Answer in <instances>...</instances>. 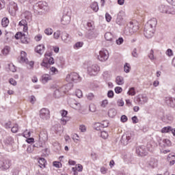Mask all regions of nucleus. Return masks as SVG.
Listing matches in <instances>:
<instances>
[{
	"mask_svg": "<svg viewBox=\"0 0 175 175\" xmlns=\"http://www.w3.org/2000/svg\"><path fill=\"white\" fill-rule=\"evenodd\" d=\"M23 33L22 32L16 33L14 36L15 39L16 40L21 39V36H23Z\"/></svg>",
	"mask_w": 175,
	"mask_h": 175,
	"instance_id": "nucleus-62",
	"label": "nucleus"
},
{
	"mask_svg": "<svg viewBox=\"0 0 175 175\" xmlns=\"http://www.w3.org/2000/svg\"><path fill=\"white\" fill-rule=\"evenodd\" d=\"M91 8L92 9V10H94V12H98V10H99V5H98V2H94L91 5Z\"/></svg>",
	"mask_w": 175,
	"mask_h": 175,
	"instance_id": "nucleus-38",
	"label": "nucleus"
},
{
	"mask_svg": "<svg viewBox=\"0 0 175 175\" xmlns=\"http://www.w3.org/2000/svg\"><path fill=\"white\" fill-rule=\"evenodd\" d=\"M116 83L118 85H122V84H124V77H117L116 79Z\"/></svg>",
	"mask_w": 175,
	"mask_h": 175,
	"instance_id": "nucleus-35",
	"label": "nucleus"
},
{
	"mask_svg": "<svg viewBox=\"0 0 175 175\" xmlns=\"http://www.w3.org/2000/svg\"><path fill=\"white\" fill-rule=\"evenodd\" d=\"M10 167V161L9 159L0 160V169L8 170Z\"/></svg>",
	"mask_w": 175,
	"mask_h": 175,
	"instance_id": "nucleus-13",
	"label": "nucleus"
},
{
	"mask_svg": "<svg viewBox=\"0 0 175 175\" xmlns=\"http://www.w3.org/2000/svg\"><path fill=\"white\" fill-rule=\"evenodd\" d=\"M62 35V33L61 32L60 30H57L54 33H53V38L54 39L58 40L59 39V36Z\"/></svg>",
	"mask_w": 175,
	"mask_h": 175,
	"instance_id": "nucleus-42",
	"label": "nucleus"
},
{
	"mask_svg": "<svg viewBox=\"0 0 175 175\" xmlns=\"http://www.w3.org/2000/svg\"><path fill=\"white\" fill-rule=\"evenodd\" d=\"M116 44H118L120 46L124 43V38L120 37L118 40H116Z\"/></svg>",
	"mask_w": 175,
	"mask_h": 175,
	"instance_id": "nucleus-58",
	"label": "nucleus"
},
{
	"mask_svg": "<svg viewBox=\"0 0 175 175\" xmlns=\"http://www.w3.org/2000/svg\"><path fill=\"white\" fill-rule=\"evenodd\" d=\"M40 167H46V159L44 158H40L38 159Z\"/></svg>",
	"mask_w": 175,
	"mask_h": 175,
	"instance_id": "nucleus-33",
	"label": "nucleus"
},
{
	"mask_svg": "<svg viewBox=\"0 0 175 175\" xmlns=\"http://www.w3.org/2000/svg\"><path fill=\"white\" fill-rule=\"evenodd\" d=\"M41 66L42 68H45L44 70H49V75L51 76H54V75H58V69L55 67L51 66L49 63L46 62V59H43L42 62L41 63Z\"/></svg>",
	"mask_w": 175,
	"mask_h": 175,
	"instance_id": "nucleus-5",
	"label": "nucleus"
},
{
	"mask_svg": "<svg viewBox=\"0 0 175 175\" xmlns=\"http://www.w3.org/2000/svg\"><path fill=\"white\" fill-rule=\"evenodd\" d=\"M62 40L64 43H70V37H69V34L66 33V31H64L62 33Z\"/></svg>",
	"mask_w": 175,
	"mask_h": 175,
	"instance_id": "nucleus-18",
	"label": "nucleus"
},
{
	"mask_svg": "<svg viewBox=\"0 0 175 175\" xmlns=\"http://www.w3.org/2000/svg\"><path fill=\"white\" fill-rule=\"evenodd\" d=\"M36 53H38V54H40V55H42L43 53H44V45L40 44L36 46L35 49Z\"/></svg>",
	"mask_w": 175,
	"mask_h": 175,
	"instance_id": "nucleus-27",
	"label": "nucleus"
},
{
	"mask_svg": "<svg viewBox=\"0 0 175 175\" xmlns=\"http://www.w3.org/2000/svg\"><path fill=\"white\" fill-rule=\"evenodd\" d=\"M98 59L100 61V62H106V61L109 59V51L105 49H101L99 51Z\"/></svg>",
	"mask_w": 175,
	"mask_h": 175,
	"instance_id": "nucleus-6",
	"label": "nucleus"
},
{
	"mask_svg": "<svg viewBox=\"0 0 175 175\" xmlns=\"http://www.w3.org/2000/svg\"><path fill=\"white\" fill-rule=\"evenodd\" d=\"M124 69L126 73H129V70H131V65L128 63H126L124 64Z\"/></svg>",
	"mask_w": 175,
	"mask_h": 175,
	"instance_id": "nucleus-46",
	"label": "nucleus"
},
{
	"mask_svg": "<svg viewBox=\"0 0 175 175\" xmlns=\"http://www.w3.org/2000/svg\"><path fill=\"white\" fill-rule=\"evenodd\" d=\"M84 44V42H76L75 44L74 45V49H81V47L82 46H83Z\"/></svg>",
	"mask_w": 175,
	"mask_h": 175,
	"instance_id": "nucleus-44",
	"label": "nucleus"
},
{
	"mask_svg": "<svg viewBox=\"0 0 175 175\" xmlns=\"http://www.w3.org/2000/svg\"><path fill=\"white\" fill-rule=\"evenodd\" d=\"M18 25L20 27H23V32H27L28 31V21L25 19H22L19 23Z\"/></svg>",
	"mask_w": 175,
	"mask_h": 175,
	"instance_id": "nucleus-19",
	"label": "nucleus"
},
{
	"mask_svg": "<svg viewBox=\"0 0 175 175\" xmlns=\"http://www.w3.org/2000/svg\"><path fill=\"white\" fill-rule=\"evenodd\" d=\"M160 145L163 147H170L172 146V142L169 139H164L162 141V143H160Z\"/></svg>",
	"mask_w": 175,
	"mask_h": 175,
	"instance_id": "nucleus-30",
	"label": "nucleus"
},
{
	"mask_svg": "<svg viewBox=\"0 0 175 175\" xmlns=\"http://www.w3.org/2000/svg\"><path fill=\"white\" fill-rule=\"evenodd\" d=\"M53 166H55V167L59 168V167H62V164L59 161H54Z\"/></svg>",
	"mask_w": 175,
	"mask_h": 175,
	"instance_id": "nucleus-56",
	"label": "nucleus"
},
{
	"mask_svg": "<svg viewBox=\"0 0 175 175\" xmlns=\"http://www.w3.org/2000/svg\"><path fill=\"white\" fill-rule=\"evenodd\" d=\"M72 88H73V84L69 82L68 84L62 87V91L64 92V94H66V92L72 90Z\"/></svg>",
	"mask_w": 175,
	"mask_h": 175,
	"instance_id": "nucleus-20",
	"label": "nucleus"
},
{
	"mask_svg": "<svg viewBox=\"0 0 175 175\" xmlns=\"http://www.w3.org/2000/svg\"><path fill=\"white\" fill-rule=\"evenodd\" d=\"M105 18H106L107 23H110L111 21V15H110V14L107 12L105 14Z\"/></svg>",
	"mask_w": 175,
	"mask_h": 175,
	"instance_id": "nucleus-60",
	"label": "nucleus"
},
{
	"mask_svg": "<svg viewBox=\"0 0 175 175\" xmlns=\"http://www.w3.org/2000/svg\"><path fill=\"white\" fill-rule=\"evenodd\" d=\"M100 136L103 139H107L109 137V133L107 131H101Z\"/></svg>",
	"mask_w": 175,
	"mask_h": 175,
	"instance_id": "nucleus-50",
	"label": "nucleus"
},
{
	"mask_svg": "<svg viewBox=\"0 0 175 175\" xmlns=\"http://www.w3.org/2000/svg\"><path fill=\"white\" fill-rule=\"evenodd\" d=\"M51 80V75L49 74H44L42 76V81L44 84H46L47 81H50Z\"/></svg>",
	"mask_w": 175,
	"mask_h": 175,
	"instance_id": "nucleus-29",
	"label": "nucleus"
},
{
	"mask_svg": "<svg viewBox=\"0 0 175 175\" xmlns=\"http://www.w3.org/2000/svg\"><path fill=\"white\" fill-rule=\"evenodd\" d=\"M66 81L68 83H80L81 81V77L77 72H70L66 77Z\"/></svg>",
	"mask_w": 175,
	"mask_h": 175,
	"instance_id": "nucleus-4",
	"label": "nucleus"
},
{
	"mask_svg": "<svg viewBox=\"0 0 175 175\" xmlns=\"http://www.w3.org/2000/svg\"><path fill=\"white\" fill-rule=\"evenodd\" d=\"M139 29V26L137 25H133V23H130L129 27H126L124 29V33L126 35H133Z\"/></svg>",
	"mask_w": 175,
	"mask_h": 175,
	"instance_id": "nucleus-7",
	"label": "nucleus"
},
{
	"mask_svg": "<svg viewBox=\"0 0 175 175\" xmlns=\"http://www.w3.org/2000/svg\"><path fill=\"white\" fill-rule=\"evenodd\" d=\"M35 147H36V146H35V145L29 146L27 148V152H29V153L33 152V150H34Z\"/></svg>",
	"mask_w": 175,
	"mask_h": 175,
	"instance_id": "nucleus-51",
	"label": "nucleus"
},
{
	"mask_svg": "<svg viewBox=\"0 0 175 175\" xmlns=\"http://www.w3.org/2000/svg\"><path fill=\"white\" fill-rule=\"evenodd\" d=\"M39 8H40L41 9H42L43 10H46V8H47V3L44 2V3H39L38 4Z\"/></svg>",
	"mask_w": 175,
	"mask_h": 175,
	"instance_id": "nucleus-47",
	"label": "nucleus"
},
{
	"mask_svg": "<svg viewBox=\"0 0 175 175\" xmlns=\"http://www.w3.org/2000/svg\"><path fill=\"white\" fill-rule=\"evenodd\" d=\"M11 131L13 133H17V132H18V125L15 124L13 127H12Z\"/></svg>",
	"mask_w": 175,
	"mask_h": 175,
	"instance_id": "nucleus-54",
	"label": "nucleus"
},
{
	"mask_svg": "<svg viewBox=\"0 0 175 175\" xmlns=\"http://www.w3.org/2000/svg\"><path fill=\"white\" fill-rule=\"evenodd\" d=\"M49 137L47 135V131L42 130L40 131V135H39V142L40 143H46L47 142Z\"/></svg>",
	"mask_w": 175,
	"mask_h": 175,
	"instance_id": "nucleus-14",
	"label": "nucleus"
},
{
	"mask_svg": "<svg viewBox=\"0 0 175 175\" xmlns=\"http://www.w3.org/2000/svg\"><path fill=\"white\" fill-rule=\"evenodd\" d=\"M105 38L106 40L110 41L113 40V34L111 32H107L105 34Z\"/></svg>",
	"mask_w": 175,
	"mask_h": 175,
	"instance_id": "nucleus-41",
	"label": "nucleus"
},
{
	"mask_svg": "<svg viewBox=\"0 0 175 175\" xmlns=\"http://www.w3.org/2000/svg\"><path fill=\"white\" fill-rule=\"evenodd\" d=\"M125 18V12L121 10L118 13L117 18L116 20V24L118 25H124L125 21L124 18Z\"/></svg>",
	"mask_w": 175,
	"mask_h": 175,
	"instance_id": "nucleus-8",
	"label": "nucleus"
},
{
	"mask_svg": "<svg viewBox=\"0 0 175 175\" xmlns=\"http://www.w3.org/2000/svg\"><path fill=\"white\" fill-rule=\"evenodd\" d=\"M136 152L140 157H146L148 154V149L145 146H137Z\"/></svg>",
	"mask_w": 175,
	"mask_h": 175,
	"instance_id": "nucleus-9",
	"label": "nucleus"
},
{
	"mask_svg": "<svg viewBox=\"0 0 175 175\" xmlns=\"http://www.w3.org/2000/svg\"><path fill=\"white\" fill-rule=\"evenodd\" d=\"M108 116L111 118H114V117H116V116H117V111L116 110V109H110L108 111Z\"/></svg>",
	"mask_w": 175,
	"mask_h": 175,
	"instance_id": "nucleus-32",
	"label": "nucleus"
},
{
	"mask_svg": "<svg viewBox=\"0 0 175 175\" xmlns=\"http://www.w3.org/2000/svg\"><path fill=\"white\" fill-rule=\"evenodd\" d=\"M135 100L138 105H144L148 102V97L145 94H139L135 97Z\"/></svg>",
	"mask_w": 175,
	"mask_h": 175,
	"instance_id": "nucleus-11",
	"label": "nucleus"
},
{
	"mask_svg": "<svg viewBox=\"0 0 175 175\" xmlns=\"http://www.w3.org/2000/svg\"><path fill=\"white\" fill-rule=\"evenodd\" d=\"M109 106V100L108 99H105L103 101H101L100 103V107L103 109H106Z\"/></svg>",
	"mask_w": 175,
	"mask_h": 175,
	"instance_id": "nucleus-37",
	"label": "nucleus"
},
{
	"mask_svg": "<svg viewBox=\"0 0 175 175\" xmlns=\"http://www.w3.org/2000/svg\"><path fill=\"white\" fill-rule=\"evenodd\" d=\"M61 22L63 25H68L70 23V16L69 15H64Z\"/></svg>",
	"mask_w": 175,
	"mask_h": 175,
	"instance_id": "nucleus-22",
	"label": "nucleus"
},
{
	"mask_svg": "<svg viewBox=\"0 0 175 175\" xmlns=\"http://www.w3.org/2000/svg\"><path fill=\"white\" fill-rule=\"evenodd\" d=\"M107 96L111 99L114 98V92H113V90H109L107 92Z\"/></svg>",
	"mask_w": 175,
	"mask_h": 175,
	"instance_id": "nucleus-57",
	"label": "nucleus"
},
{
	"mask_svg": "<svg viewBox=\"0 0 175 175\" xmlns=\"http://www.w3.org/2000/svg\"><path fill=\"white\" fill-rule=\"evenodd\" d=\"M79 131L80 132H82L83 133L87 132V126L84 124L79 125Z\"/></svg>",
	"mask_w": 175,
	"mask_h": 175,
	"instance_id": "nucleus-48",
	"label": "nucleus"
},
{
	"mask_svg": "<svg viewBox=\"0 0 175 175\" xmlns=\"http://www.w3.org/2000/svg\"><path fill=\"white\" fill-rule=\"evenodd\" d=\"M23 16L25 17V20L27 21L28 23H31L32 21V14L29 11H25L23 14Z\"/></svg>",
	"mask_w": 175,
	"mask_h": 175,
	"instance_id": "nucleus-26",
	"label": "nucleus"
},
{
	"mask_svg": "<svg viewBox=\"0 0 175 175\" xmlns=\"http://www.w3.org/2000/svg\"><path fill=\"white\" fill-rule=\"evenodd\" d=\"M40 117L42 120H49L50 118V111L46 108H42L40 111Z\"/></svg>",
	"mask_w": 175,
	"mask_h": 175,
	"instance_id": "nucleus-12",
	"label": "nucleus"
},
{
	"mask_svg": "<svg viewBox=\"0 0 175 175\" xmlns=\"http://www.w3.org/2000/svg\"><path fill=\"white\" fill-rule=\"evenodd\" d=\"M21 42L25 44H28V38H27V36L25 35V33L22 34V36L21 37Z\"/></svg>",
	"mask_w": 175,
	"mask_h": 175,
	"instance_id": "nucleus-40",
	"label": "nucleus"
},
{
	"mask_svg": "<svg viewBox=\"0 0 175 175\" xmlns=\"http://www.w3.org/2000/svg\"><path fill=\"white\" fill-rule=\"evenodd\" d=\"M165 103L170 106L171 107H174L175 106V98L172 97H166L165 98Z\"/></svg>",
	"mask_w": 175,
	"mask_h": 175,
	"instance_id": "nucleus-17",
	"label": "nucleus"
},
{
	"mask_svg": "<svg viewBox=\"0 0 175 175\" xmlns=\"http://www.w3.org/2000/svg\"><path fill=\"white\" fill-rule=\"evenodd\" d=\"M86 38H88V39H94V38H96L95 30H88L86 34Z\"/></svg>",
	"mask_w": 175,
	"mask_h": 175,
	"instance_id": "nucleus-28",
	"label": "nucleus"
},
{
	"mask_svg": "<svg viewBox=\"0 0 175 175\" xmlns=\"http://www.w3.org/2000/svg\"><path fill=\"white\" fill-rule=\"evenodd\" d=\"M107 122H106L105 124L97 122L94 124V128L96 129V131H101L102 128H107Z\"/></svg>",
	"mask_w": 175,
	"mask_h": 175,
	"instance_id": "nucleus-23",
	"label": "nucleus"
},
{
	"mask_svg": "<svg viewBox=\"0 0 175 175\" xmlns=\"http://www.w3.org/2000/svg\"><path fill=\"white\" fill-rule=\"evenodd\" d=\"M9 69L11 72H16V70H17L16 66L13 64H9Z\"/></svg>",
	"mask_w": 175,
	"mask_h": 175,
	"instance_id": "nucleus-49",
	"label": "nucleus"
},
{
	"mask_svg": "<svg viewBox=\"0 0 175 175\" xmlns=\"http://www.w3.org/2000/svg\"><path fill=\"white\" fill-rule=\"evenodd\" d=\"M20 64H25V65H28V69H33L34 62L33 61H28V58L27 57V53L25 51L21 52V57L18 59Z\"/></svg>",
	"mask_w": 175,
	"mask_h": 175,
	"instance_id": "nucleus-3",
	"label": "nucleus"
},
{
	"mask_svg": "<svg viewBox=\"0 0 175 175\" xmlns=\"http://www.w3.org/2000/svg\"><path fill=\"white\" fill-rule=\"evenodd\" d=\"M83 67L84 69H87V73L89 76H97L100 70V67L98 64H92V62L90 61L85 62Z\"/></svg>",
	"mask_w": 175,
	"mask_h": 175,
	"instance_id": "nucleus-2",
	"label": "nucleus"
},
{
	"mask_svg": "<svg viewBox=\"0 0 175 175\" xmlns=\"http://www.w3.org/2000/svg\"><path fill=\"white\" fill-rule=\"evenodd\" d=\"M44 33L45 35H47L48 36H50L51 35H53V29L48 27L46 29H44Z\"/></svg>",
	"mask_w": 175,
	"mask_h": 175,
	"instance_id": "nucleus-43",
	"label": "nucleus"
},
{
	"mask_svg": "<svg viewBox=\"0 0 175 175\" xmlns=\"http://www.w3.org/2000/svg\"><path fill=\"white\" fill-rule=\"evenodd\" d=\"M23 136L24 137H31V132L28 131V130H26L23 132Z\"/></svg>",
	"mask_w": 175,
	"mask_h": 175,
	"instance_id": "nucleus-63",
	"label": "nucleus"
},
{
	"mask_svg": "<svg viewBox=\"0 0 175 175\" xmlns=\"http://www.w3.org/2000/svg\"><path fill=\"white\" fill-rule=\"evenodd\" d=\"M75 95H76V96H77V98H82L83 97V92H81V90L78 89L75 91Z\"/></svg>",
	"mask_w": 175,
	"mask_h": 175,
	"instance_id": "nucleus-52",
	"label": "nucleus"
},
{
	"mask_svg": "<svg viewBox=\"0 0 175 175\" xmlns=\"http://www.w3.org/2000/svg\"><path fill=\"white\" fill-rule=\"evenodd\" d=\"M10 46H4V48L1 50V54H3V55H9V53H10Z\"/></svg>",
	"mask_w": 175,
	"mask_h": 175,
	"instance_id": "nucleus-31",
	"label": "nucleus"
},
{
	"mask_svg": "<svg viewBox=\"0 0 175 175\" xmlns=\"http://www.w3.org/2000/svg\"><path fill=\"white\" fill-rule=\"evenodd\" d=\"M167 14H175V8L173 7H169Z\"/></svg>",
	"mask_w": 175,
	"mask_h": 175,
	"instance_id": "nucleus-55",
	"label": "nucleus"
},
{
	"mask_svg": "<svg viewBox=\"0 0 175 175\" xmlns=\"http://www.w3.org/2000/svg\"><path fill=\"white\" fill-rule=\"evenodd\" d=\"M157 24L158 21H157V18H153L147 22L144 30V34L146 38L151 39V38L154 36V33H155V28H157Z\"/></svg>",
	"mask_w": 175,
	"mask_h": 175,
	"instance_id": "nucleus-1",
	"label": "nucleus"
},
{
	"mask_svg": "<svg viewBox=\"0 0 175 175\" xmlns=\"http://www.w3.org/2000/svg\"><path fill=\"white\" fill-rule=\"evenodd\" d=\"M127 94L128 95H130V96H135V95H136V90H135V88H129Z\"/></svg>",
	"mask_w": 175,
	"mask_h": 175,
	"instance_id": "nucleus-39",
	"label": "nucleus"
},
{
	"mask_svg": "<svg viewBox=\"0 0 175 175\" xmlns=\"http://www.w3.org/2000/svg\"><path fill=\"white\" fill-rule=\"evenodd\" d=\"M87 25H88V31L94 30V24L92 23V22H88L87 23Z\"/></svg>",
	"mask_w": 175,
	"mask_h": 175,
	"instance_id": "nucleus-53",
	"label": "nucleus"
},
{
	"mask_svg": "<svg viewBox=\"0 0 175 175\" xmlns=\"http://www.w3.org/2000/svg\"><path fill=\"white\" fill-rule=\"evenodd\" d=\"M167 161H168L171 166H173L175 163V153L168 154Z\"/></svg>",
	"mask_w": 175,
	"mask_h": 175,
	"instance_id": "nucleus-21",
	"label": "nucleus"
},
{
	"mask_svg": "<svg viewBox=\"0 0 175 175\" xmlns=\"http://www.w3.org/2000/svg\"><path fill=\"white\" fill-rule=\"evenodd\" d=\"M65 93L62 90V88H59V89H56L53 93V96L55 98H61L62 95H64Z\"/></svg>",
	"mask_w": 175,
	"mask_h": 175,
	"instance_id": "nucleus-25",
	"label": "nucleus"
},
{
	"mask_svg": "<svg viewBox=\"0 0 175 175\" xmlns=\"http://www.w3.org/2000/svg\"><path fill=\"white\" fill-rule=\"evenodd\" d=\"M116 94H121L122 92V88L121 87H116L115 88Z\"/></svg>",
	"mask_w": 175,
	"mask_h": 175,
	"instance_id": "nucleus-61",
	"label": "nucleus"
},
{
	"mask_svg": "<svg viewBox=\"0 0 175 175\" xmlns=\"http://www.w3.org/2000/svg\"><path fill=\"white\" fill-rule=\"evenodd\" d=\"M131 139H133V135L132 133H126L124 134L120 139L122 144L124 146H126L129 142H131Z\"/></svg>",
	"mask_w": 175,
	"mask_h": 175,
	"instance_id": "nucleus-10",
	"label": "nucleus"
},
{
	"mask_svg": "<svg viewBox=\"0 0 175 175\" xmlns=\"http://www.w3.org/2000/svg\"><path fill=\"white\" fill-rule=\"evenodd\" d=\"M165 54L168 55V57H173V51L170 49H168L166 51Z\"/></svg>",
	"mask_w": 175,
	"mask_h": 175,
	"instance_id": "nucleus-59",
	"label": "nucleus"
},
{
	"mask_svg": "<svg viewBox=\"0 0 175 175\" xmlns=\"http://www.w3.org/2000/svg\"><path fill=\"white\" fill-rule=\"evenodd\" d=\"M161 133H169L170 132H172V126H168L163 127L161 129Z\"/></svg>",
	"mask_w": 175,
	"mask_h": 175,
	"instance_id": "nucleus-36",
	"label": "nucleus"
},
{
	"mask_svg": "<svg viewBox=\"0 0 175 175\" xmlns=\"http://www.w3.org/2000/svg\"><path fill=\"white\" fill-rule=\"evenodd\" d=\"M75 169L77 172H83V165L81 164H78Z\"/></svg>",
	"mask_w": 175,
	"mask_h": 175,
	"instance_id": "nucleus-64",
	"label": "nucleus"
},
{
	"mask_svg": "<svg viewBox=\"0 0 175 175\" xmlns=\"http://www.w3.org/2000/svg\"><path fill=\"white\" fill-rule=\"evenodd\" d=\"M148 165L149 167H157V166H158V160L150 157V159L148 161Z\"/></svg>",
	"mask_w": 175,
	"mask_h": 175,
	"instance_id": "nucleus-16",
	"label": "nucleus"
},
{
	"mask_svg": "<svg viewBox=\"0 0 175 175\" xmlns=\"http://www.w3.org/2000/svg\"><path fill=\"white\" fill-rule=\"evenodd\" d=\"M1 25L3 28H6L9 25V19L8 18H3L1 20Z\"/></svg>",
	"mask_w": 175,
	"mask_h": 175,
	"instance_id": "nucleus-34",
	"label": "nucleus"
},
{
	"mask_svg": "<svg viewBox=\"0 0 175 175\" xmlns=\"http://www.w3.org/2000/svg\"><path fill=\"white\" fill-rule=\"evenodd\" d=\"M169 5L161 4L159 6V10L161 13H166L167 14V12H169Z\"/></svg>",
	"mask_w": 175,
	"mask_h": 175,
	"instance_id": "nucleus-24",
	"label": "nucleus"
},
{
	"mask_svg": "<svg viewBox=\"0 0 175 175\" xmlns=\"http://www.w3.org/2000/svg\"><path fill=\"white\" fill-rule=\"evenodd\" d=\"M44 59H46V62L49 64V65H54V58L51 57V53H45V58Z\"/></svg>",
	"mask_w": 175,
	"mask_h": 175,
	"instance_id": "nucleus-15",
	"label": "nucleus"
},
{
	"mask_svg": "<svg viewBox=\"0 0 175 175\" xmlns=\"http://www.w3.org/2000/svg\"><path fill=\"white\" fill-rule=\"evenodd\" d=\"M86 98H87L88 100H94L95 96L92 93H88L86 94Z\"/></svg>",
	"mask_w": 175,
	"mask_h": 175,
	"instance_id": "nucleus-45",
	"label": "nucleus"
}]
</instances>
